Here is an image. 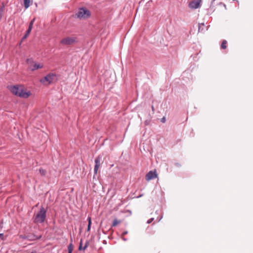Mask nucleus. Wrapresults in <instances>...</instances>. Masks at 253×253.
I'll use <instances>...</instances> for the list:
<instances>
[{"mask_svg":"<svg viewBox=\"0 0 253 253\" xmlns=\"http://www.w3.org/2000/svg\"><path fill=\"white\" fill-rule=\"evenodd\" d=\"M9 90L15 95L22 98H27L31 94L30 91H27L23 85L17 84L8 86Z\"/></svg>","mask_w":253,"mask_h":253,"instance_id":"f257e3e1","label":"nucleus"},{"mask_svg":"<svg viewBox=\"0 0 253 253\" xmlns=\"http://www.w3.org/2000/svg\"><path fill=\"white\" fill-rule=\"evenodd\" d=\"M46 210L43 207H41L40 211L35 217L34 222L40 223L43 222L46 218Z\"/></svg>","mask_w":253,"mask_h":253,"instance_id":"f03ea898","label":"nucleus"},{"mask_svg":"<svg viewBox=\"0 0 253 253\" xmlns=\"http://www.w3.org/2000/svg\"><path fill=\"white\" fill-rule=\"evenodd\" d=\"M91 13L87 9L82 7L80 8L75 14V17L80 19H87L90 16Z\"/></svg>","mask_w":253,"mask_h":253,"instance_id":"7ed1b4c3","label":"nucleus"},{"mask_svg":"<svg viewBox=\"0 0 253 253\" xmlns=\"http://www.w3.org/2000/svg\"><path fill=\"white\" fill-rule=\"evenodd\" d=\"M57 78L56 75L53 73H49L47 74L45 77L42 78L40 80L41 83L44 84L45 82H47L48 84H51L53 81H57Z\"/></svg>","mask_w":253,"mask_h":253,"instance_id":"20e7f679","label":"nucleus"},{"mask_svg":"<svg viewBox=\"0 0 253 253\" xmlns=\"http://www.w3.org/2000/svg\"><path fill=\"white\" fill-rule=\"evenodd\" d=\"M76 38L68 37L63 39L60 42V44L65 45H70L77 42Z\"/></svg>","mask_w":253,"mask_h":253,"instance_id":"39448f33","label":"nucleus"},{"mask_svg":"<svg viewBox=\"0 0 253 253\" xmlns=\"http://www.w3.org/2000/svg\"><path fill=\"white\" fill-rule=\"evenodd\" d=\"M102 159V157L100 155L98 156L95 159V166L94 168V173L96 174L98 168L100 165V161Z\"/></svg>","mask_w":253,"mask_h":253,"instance_id":"423d86ee","label":"nucleus"},{"mask_svg":"<svg viewBox=\"0 0 253 253\" xmlns=\"http://www.w3.org/2000/svg\"><path fill=\"white\" fill-rule=\"evenodd\" d=\"M201 0H194L189 3V7L192 9H197L200 6Z\"/></svg>","mask_w":253,"mask_h":253,"instance_id":"0eeeda50","label":"nucleus"},{"mask_svg":"<svg viewBox=\"0 0 253 253\" xmlns=\"http://www.w3.org/2000/svg\"><path fill=\"white\" fill-rule=\"evenodd\" d=\"M157 176V174L155 171H150L146 175V179L147 181H149L152 179L156 178Z\"/></svg>","mask_w":253,"mask_h":253,"instance_id":"6e6552de","label":"nucleus"},{"mask_svg":"<svg viewBox=\"0 0 253 253\" xmlns=\"http://www.w3.org/2000/svg\"><path fill=\"white\" fill-rule=\"evenodd\" d=\"M43 67V65L39 63H35L33 66H31L30 69L32 71H35L40 68Z\"/></svg>","mask_w":253,"mask_h":253,"instance_id":"1a4fd4ad","label":"nucleus"},{"mask_svg":"<svg viewBox=\"0 0 253 253\" xmlns=\"http://www.w3.org/2000/svg\"><path fill=\"white\" fill-rule=\"evenodd\" d=\"M227 43V41L225 40L222 41V43L220 45V47L221 49H225L227 47L226 44Z\"/></svg>","mask_w":253,"mask_h":253,"instance_id":"9d476101","label":"nucleus"},{"mask_svg":"<svg viewBox=\"0 0 253 253\" xmlns=\"http://www.w3.org/2000/svg\"><path fill=\"white\" fill-rule=\"evenodd\" d=\"M88 245V243L87 242H86L85 243L84 247V248H82V240H81L80 241L79 250L80 251L82 250H85V249L87 247Z\"/></svg>","mask_w":253,"mask_h":253,"instance_id":"9b49d317","label":"nucleus"},{"mask_svg":"<svg viewBox=\"0 0 253 253\" xmlns=\"http://www.w3.org/2000/svg\"><path fill=\"white\" fill-rule=\"evenodd\" d=\"M88 221V226L87 228V231H89L90 230L91 225V218L90 216H88L87 217Z\"/></svg>","mask_w":253,"mask_h":253,"instance_id":"f8f14e48","label":"nucleus"},{"mask_svg":"<svg viewBox=\"0 0 253 253\" xmlns=\"http://www.w3.org/2000/svg\"><path fill=\"white\" fill-rule=\"evenodd\" d=\"M156 213L159 214H160V215L159 216H158L156 219V220L157 222H159L163 218V215L162 214L159 212V211H156Z\"/></svg>","mask_w":253,"mask_h":253,"instance_id":"ddd939ff","label":"nucleus"},{"mask_svg":"<svg viewBox=\"0 0 253 253\" xmlns=\"http://www.w3.org/2000/svg\"><path fill=\"white\" fill-rule=\"evenodd\" d=\"M24 5L25 8H28L30 5V0H23Z\"/></svg>","mask_w":253,"mask_h":253,"instance_id":"4468645a","label":"nucleus"},{"mask_svg":"<svg viewBox=\"0 0 253 253\" xmlns=\"http://www.w3.org/2000/svg\"><path fill=\"white\" fill-rule=\"evenodd\" d=\"M39 172L42 176H45L46 173V170L42 168L40 169Z\"/></svg>","mask_w":253,"mask_h":253,"instance_id":"2eb2a0df","label":"nucleus"},{"mask_svg":"<svg viewBox=\"0 0 253 253\" xmlns=\"http://www.w3.org/2000/svg\"><path fill=\"white\" fill-rule=\"evenodd\" d=\"M68 252L69 253H72L73 250V247L72 242L69 244L68 247Z\"/></svg>","mask_w":253,"mask_h":253,"instance_id":"dca6fc26","label":"nucleus"},{"mask_svg":"<svg viewBox=\"0 0 253 253\" xmlns=\"http://www.w3.org/2000/svg\"><path fill=\"white\" fill-rule=\"evenodd\" d=\"M30 33L31 32H29V31L27 30L24 36L22 38V41H23L24 40L26 39L28 37Z\"/></svg>","mask_w":253,"mask_h":253,"instance_id":"f3484780","label":"nucleus"},{"mask_svg":"<svg viewBox=\"0 0 253 253\" xmlns=\"http://www.w3.org/2000/svg\"><path fill=\"white\" fill-rule=\"evenodd\" d=\"M121 222V221H118L117 220V219H115L113 221V223H112V226H116L118 224L120 223Z\"/></svg>","mask_w":253,"mask_h":253,"instance_id":"a211bd4d","label":"nucleus"},{"mask_svg":"<svg viewBox=\"0 0 253 253\" xmlns=\"http://www.w3.org/2000/svg\"><path fill=\"white\" fill-rule=\"evenodd\" d=\"M205 26L204 23L199 24V26H198L199 32H200V31H203V28H202V26Z\"/></svg>","mask_w":253,"mask_h":253,"instance_id":"6ab92c4d","label":"nucleus"},{"mask_svg":"<svg viewBox=\"0 0 253 253\" xmlns=\"http://www.w3.org/2000/svg\"><path fill=\"white\" fill-rule=\"evenodd\" d=\"M215 0H212L211 2V7H214L215 5Z\"/></svg>","mask_w":253,"mask_h":253,"instance_id":"aec40b11","label":"nucleus"},{"mask_svg":"<svg viewBox=\"0 0 253 253\" xmlns=\"http://www.w3.org/2000/svg\"><path fill=\"white\" fill-rule=\"evenodd\" d=\"M154 220V217H152V218H150L149 219H148L147 221V224H150V223H151L153 220Z\"/></svg>","mask_w":253,"mask_h":253,"instance_id":"412c9836","label":"nucleus"},{"mask_svg":"<svg viewBox=\"0 0 253 253\" xmlns=\"http://www.w3.org/2000/svg\"><path fill=\"white\" fill-rule=\"evenodd\" d=\"M32 28H33V25L29 24L28 29L27 30V31H29V32H31Z\"/></svg>","mask_w":253,"mask_h":253,"instance_id":"4be33fe9","label":"nucleus"},{"mask_svg":"<svg viewBox=\"0 0 253 253\" xmlns=\"http://www.w3.org/2000/svg\"><path fill=\"white\" fill-rule=\"evenodd\" d=\"M161 121L162 123H165V122H166V120L165 117H164L163 118H162L161 119Z\"/></svg>","mask_w":253,"mask_h":253,"instance_id":"5701e85b","label":"nucleus"},{"mask_svg":"<svg viewBox=\"0 0 253 253\" xmlns=\"http://www.w3.org/2000/svg\"><path fill=\"white\" fill-rule=\"evenodd\" d=\"M35 18H34L33 19H32V20L31 21V22H30L29 24L33 25L34 23V22H35Z\"/></svg>","mask_w":253,"mask_h":253,"instance_id":"b1692460","label":"nucleus"},{"mask_svg":"<svg viewBox=\"0 0 253 253\" xmlns=\"http://www.w3.org/2000/svg\"><path fill=\"white\" fill-rule=\"evenodd\" d=\"M35 18H34L33 19H32V20L31 21V22H30L29 24L33 25L34 23V22H35Z\"/></svg>","mask_w":253,"mask_h":253,"instance_id":"393cba45","label":"nucleus"},{"mask_svg":"<svg viewBox=\"0 0 253 253\" xmlns=\"http://www.w3.org/2000/svg\"><path fill=\"white\" fill-rule=\"evenodd\" d=\"M175 166H176V167H181V164L179 163H175L174 164Z\"/></svg>","mask_w":253,"mask_h":253,"instance_id":"a878e982","label":"nucleus"},{"mask_svg":"<svg viewBox=\"0 0 253 253\" xmlns=\"http://www.w3.org/2000/svg\"><path fill=\"white\" fill-rule=\"evenodd\" d=\"M219 4L223 5L224 6V7L226 8V5L225 4L223 3L222 2H220L219 3Z\"/></svg>","mask_w":253,"mask_h":253,"instance_id":"bb28decb","label":"nucleus"},{"mask_svg":"<svg viewBox=\"0 0 253 253\" xmlns=\"http://www.w3.org/2000/svg\"><path fill=\"white\" fill-rule=\"evenodd\" d=\"M127 233V231H125V232H123L122 235L124 236L125 235H126Z\"/></svg>","mask_w":253,"mask_h":253,"instance_id":"cd10ccee","label":"nucleus"},{"mask_svg":"<svg viewBox=\"0 0 253 253\" xmlns=\"http://www.w3.org/2000/svg\"><path fill=\"white\" fill-rule=\"evenodd\" d=\"M3 6L0 7V12H2L3 11Z\"/></svg>","mask_w":253,"mask_h":253,"instance_id":"c85d7f7f","label":"nucleus"},{"mask_svg":"<svg viewBox=\"0 0 253 253\" xmlns=\"http://www.w3.org/2000/svg\"><path fill=\"white\" fill-rule=\"evenodd\" d=\"M151 108H152V110L153 112H154L155 111V109H154V106L152 105V107H151Z\"/></svg>","mask_w":253,"mask_h":253,"instance_id":"c756f323","label":"nucleus"},{"mask_svg":"<svg viewBox=\"0 0 253 253\" xmlns=\"http://www.w3.org/2000/svg\"><path fill=\"white\" fill-rule=\"evenodd\" d=\"M3 237V234L2 233H0V238H1L2 239Z\"/></svg>","mask_w":253,"mask_h":253,"instance_id":"7c9ffc66","label":"nucleus"},{"mask_svg":"<svg viewBox=\"0 0 253 253\" xmlns=\"http://www.w3.org/2000/svg\"><path fill=\"white\" fill-rule=\"evenodd\" d=\"M123 240L124 241H126V239L125 238H122Z\"/></svg>","mask_w":253,"mask_h":253,"instance_id":"2f4dec72","label":"nucleus"},{"mask_svg":"<svg viewBox=\"0 0 253 253\" xmlns=\"http://www.w3.org/2000/svg\"><path fill=\"white\" fill-rule=\"evenodd\" d=\"M29 61H30V59H28L27 60V63H29Z\"/></svg>","mask_w":253,"mask_h":253,"instance_id":"473e14b6","label":"nucleus"},{"mask_svg":"<svg viewBox=\"0 0 253 253\" xmlns=\"http://www.w3.org/2000/svg\"><path fill=\"white\" fill-rule=\"evenodd\" d=\"M145 125H147L148 124L147 121H145Z\"/></svg>","mask_w":253,"mask_h":253,"instance_id":"72a5a7b5","label":"nucleus"},{"mask_svg":"<svg viewBox=\"0 0 253 253\" xmlns=\"http://www.w3.org/2000/svg\"><path fill=\"white\" fill-rule=\"evenodd\" d=\"M68 253H69L68 252Z\"/></svg>","mask_w":253,"mask_h":253,"instance_id":"f704fd0d","label":"nucleus"}]
</instances>
